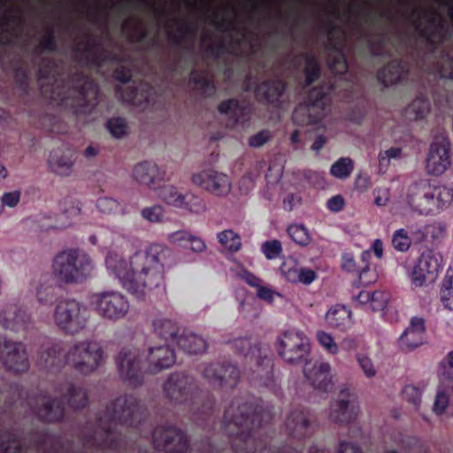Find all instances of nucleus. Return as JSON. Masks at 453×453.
<instances>
[{
  "mask_svg": "<svg viewBox=\"0 0 453 453\" xmlns=\"http://www.w3.org/2000/svg\"><path fill=\"white\" fill-rule=\"evenodd\" d=\"M403 398L418 408L421 403V391L413 385H407L403 389Z\"/></svg>",
  "mask_w": 453,
  "mask_h": 453,
  "instance_id": "62",
  "label": "nucleus"
},
{
  "mask_svg": "<svg viewBox=\"0 0 453 453\" xmlns=\"http://www.w3.org/2000/svg\"><path fill=\"white\" fill-rule=\"evenodd\" d=\"M104 357V352L100 343L88 340L76 342L66 352L63 342H49L47 346H42L40 353V362L45 368H60L68 365L83 375L97 370Z\"/></svg>",
  "mask_w": 453,
  "mask_h": 453,
  "instance_id": "4",
  "label": "nucleus"
},
{
  "mask_svg": "<svg viewBox=\"0 0 453 453\" xmlns=\"http://www.w3.org/2000/svg\"><path fill=\"white\" fill-rule=\"evenodd\" d=\"M285 430L290 440L301 441L311 434L310 412L303 407L293 409L285 421Z\"/></svg>",
  "mask_w": 453,
  "mask_h": 453,
  "instance_id": "24",
  "label": "nucleus"
},
{
  "mask_svg": "<svg viewBox=\"0 0 453 453\" xmlns=\"http://www.w3.org/2000/svg\"><path fill=\"white\" fill-rule=\"evenodd\" d=\"M141 216L150 223H160L165 216V209L159 204L148 206L141 211Z\"/></svg>",
  "mask_w": 453,
  "mask_h": 453,
  "instance_id": "54",
  "label": "nucleus"
},
{
  "mask_svg": "<svg viewBox=\"0 0 453 453\" xmlns=\"http://www.w3.org/2000/svg\"><path fill=\"white\" fill-rule=\"evenodd\" d=\"M392 245L397 251L406 252L411 245L408 232L403 228L396 230L392 236Z\"/></svg>",
  "mask_w": 453,
  "mask_h": 453,
  "instance_id": "51",
  "label": "nucleus"
},
{
  "mask_svg": "<svg viewBox=\"0 0 453 453\" xmlns=\"http://www.w3.org/2000/svg\"><path fill=\"white\" fill-rule=\"evenodd\" d=\"M145 417L146 410L135 395H127L114 399L97 420V427L106 436L102 446L116 449L118 441L112 437L116 425L137 427Z\"/></svg>",
  "mask_w": 453,
  "mask_h": 453,
  "instance_id": "5",
  "label": "nucleus"
},
{
  "mask_svg": "<svg viewBox=\"0 0 453 453\" xmlns=\"http://www.w3.org/2000/svg\"><path fill=\"white\" fill-rule=\"evenodd\" d=\"M58 43L54 31L50 28L40 41L39 44L34 49L35 55H42L43 53H54L57 51Z\"/></svg>",
  "mask_w": 453,
  "mask_h": 453,
  "instance_id": "49",
  "label": "nucleus"
},
{
  "mask_svg": "<svg viewBox=\"0 0 453 453\" xmlns=\"http://www.w3.org/2000/svg\"><path fill=\"white\" fill-rule=\"evenodd\" d=\"M192 181L216 196L227 195L231 190L229 177L222 173L208 169L193 174Z\"/></svg>",
  "mask_w": 453,
  "mask_h": 453,
  "instance_id": "23",
  "label": "nucleus"
},
{
  "mask_svg": "<svg viewBox=\"0 0 453 453\" xmlns=\"http://www.w3.org/2000/svg\"><path fill=\"white\" fill-rule=\"evenodd\" d=\"M74 151L70 147L58 148L50 151L48 164L51 172L68 175L74 163Z\"/></svg>",
  "mask_w": 453,
  "mask_h": 453,
  "instance_id": "32",
  "label": "nucleus"
},
{
  "mask_svg": "<svg viewBox=\"0 0 453 453\" xmlns=\"http://www.w3.org/2000/svg\"><path fill=\"white\" fill-rule=\"evenodd\" d=\"M57 67L56 62L50 58H42L38 66V78L46 80L50 78Z\"/></svg>",
  "mask_w": 453,
  "mask_h": 453,
  "instance_id": "59",
  "label": "nucleus"
},
{
  "mask_svg": "<svg viewBox=\"0 0 453 453\" xmlns=\"http://www.w3.org/2000/svg\"><path fill=\"white\" fill-rule=\"evenodd\" d=\"M326 320L329 326L345 332L353 324L352 312L343 304H335L326 312Z\"/></svg>",
  "mask_w": 453,
  "mask_h": 453,
  "instance_id": "37",
  "label": "nucleus"
},
{
  "mask_svg": "<svg viewBox=\"0 0 453 453\" xmlns=\"http://www.w3.org/2000/svg\"><path fill=\"white\" fill-rule=\"evenodd\" d=\"M73 59L85 66L100 68L106 62H120L116 54H111L102 49L101 43L88 34L72 49Z\"/></svg>",
  "mask_w": 453,
  "mask_h": 453,
  "instance_id": "14",
  "label": "nucleus"
},
{
  "mask_svg": "<svg viewBox=\"0 0 453 453\" xmlns=\"http://www.w3.org/2000/svg\"><path fill=\"white\" fill-rule=\"evenodd\" d=\"M366 256L365 252L362 253L361 258L364 265H362L360 271L357 273L360 284L365 286L374 282L377 279L375 272L371 270L369 265L365 263Z\"/></svg>",
  "mask_w": 453,
  "mask_h": 453,
  "instance_id": "58",
  "label": "nucleus"
},
{
  "mask_svg": "<svg viewBox=\"0 0 453 453\" xmlns=\"http://www.w3.org/2000/svg\"><path fill=\"white\" fill-rule=\"evenodd\" d=\"M317 339L319 344L323 346L327 350V352L330 354L338 353L339 347L330 334H327L324 331H319L317 333Z\"/></svg>",
  "mask_w": 453,
  "mask_h": 453,
  "instance_id": "60",
  "label": "nucleus"
},
{
  "mask_svg": "<svg viewBox=\"0 0 453 453\" xmlns=\"http://www.w3.org/2000/svg\"><path fill=\"white\" fill-rule=\"evenodd\" d=\"M202 375L208 383L221 389H232L240 380V371L228 362L207 364L202 369Z\"/></svg>",
  "mask_w": 453,
  "mask_h": 453,
  "instance_id": "18",
  "label": "nucleus"
},
{
  "mask_svg": "<svg viewBox=\"0 0 453 453\" xmlns=\"http://www.w3.org/2000/svg\"><path fill=\"white\" fill-rule=\"evenodd\" d=\"M428 26L421 27L420 24H416L415 27L418 37L421 38L429 50L434 53L449 38V31L445 27L444 19L441 17L438 23L435 19L429 18Z\"/></svg>",
  "mask_w": 453,
  "mask_h": 453,
  "instance_id": "25",
  "label": "nucleus"
},
{
  "mask_svg": "<svg viewBox=\"0 0 453 453\" xmlns=\"http://www.w3.org/2000/svg\"><path fill=\"white\" fill-rule=\"evenodd\" d=\"M354 170V162L349 157H341L330 167V173L334 177L345 180L349 178Z\"/></svg>",
  "mask_w": 453,
  "mask_h": 453,
  "instance_id": "47",
  "label": "nucleus"
},
{
  "mask_svg": "<svg viewBox=\"0 0 453 453\" xmlns=\"http://www.w3.org/2000/svg\"><path fill=\"white\" fill-rule=\"evenodd\" d=\"M357 413L358 406L349 390L342 388L340 398L331 405L330 418L335 423L349 424L356 419Z\"/></svg>",
  "mask_w": 453,
  "mask_h": 453,
  "instance_id": "26",
  "label": "nucleus"
},
{
  "mask_svg": "<svg viewBox=\"0 0 453 453\" xmlns=\"http://www.w3.org/2000/svg\"><path fill=\"white\" fill-rule=\"evenodd\" d=\"M425 320L419 317H413L410 326L399 338V344L403 349L411 350L422 345L425 340Z\"/></svg>",
  "mask_w": 453,
  "mask_h": 453,
  "instance_id": "30",
  "label": "nucleus"
},
{
  "mask_svg": "<svg viewBox=\"0 0 453 453\" xmlns=\"http://www.w3.org/2000/svg\"><path fill=\"white\" fill-rule=\"evenodd\" d=\"M165 171L161 170L156 163L147 160L136 164L132 171L133 179L150 189L159 187L160 183L165 180Z\"/></svg>",
  "mask_w": 453,
  "mask_h": 453,
  "instance_id": "28",
  "label": "nucleus"
},
{
  "mask_svg": "<svg viewBox=\"0 0 453 453\" xmlns=\"http://www.w3.org/2000/svg\"><path fill=\"white\" fill-rule=\"evenodd\" d=\"M450 142L445 137L435 138L430 145L429 153L426 159V171L429 175L440 176L449 165Z\"/></svg>",
  "mask_w": 453,
  "mask_h": 453,
  "instance_id": "21",
  "label": "nucleus"
},
{
  "mask_svg": "<svg viewBox=\"0 0 453 453\" xmlns=\"http://www.w3.org/2000/svg\"><path fill=\"white\" fill-rule=\"evenodd\" d=\"M119 202L116 199L107 196L100 197L96 202L97 209L101 212L106 214H110L116 211L119 208Z\"/></svg>",
  "mask_w": 453,
  "mask_h": 453,
  "instance_id": "64",
  "label": "nucleus"
},
{
  "mask_svg": "<svg viewBox=\"0 0 453 453\" xmlns=\"http://www.w3.org/2000/svg\"><path fill=\"white\" fill-rule=\"evenodd\" d=\"M219 243L231 252H237L242 248L241 236L232 229H226L218 234Z\"/></svg>",
  "mask_w": 453,
  "mask_h": 453,
  "instance_id": "48",
  "label": "nucleus"
},
{
  "mask_svg": "<svg viewBox=\"0 0 453 453\" xmlns=\"http://www.w3.org/2000/svg\"><path fill=\"white\" fill-rule=\"evenodd\" d=\"M237 354L244 356L250 368V380L252 383L269 388L273 384V362L266 349L258 344H252L250 338L241 337L231 342Z\"/></svg>",
  "mask_w": 453,
  "mask_h": 453,
  "instance_id": "8",
  "label": "nucleus"
},
{
  "mask_svg": "<svg viewBox=\"0 0 453 453\" xmlns=\"http://www.w3.org/2000/svg\"><path fill=\"white\" fill-rule=\"evenodd\" d=\"M261 251L267 259H276L282 253L281 242L279 240L266 241L262 244Z\"/></svg>",
  "mask_w": 453,
  "mask_h": 453,
  "instance_id": "55",
  "label": "nucleus"
},
{
  "mask_svg": "<svg viewBox=\"0 0 453 453\" xmlns=\"http://www.w3.org/2000/svg\"><path fill=\"white\" fill-rule=\"evenodd\" d=\"M177 23V32L172 31L167 33V36L171 43L180 48L184 51H191L193 49V42L196 35L197 27L195 24L186 20H175Z\"/></svg>",
  "mask_w": 453,
  "mask_h": 453,
  "instance_id": "31",
  "label": "nucleus"
},
{
  "mask_svg": "<svg viewBox=\"0 0 453 453\" xmlns=\"http://www.w3.org/2000/svg\"><path fill=\"white\" fill-rule=\"evenodd\" d=\"M301 57L305 60V65L303 68L304 74V87H310L321 76V65L318 58L312 53H302Z\"/></svg>",
  "mask_w": 453,
  "mask_h": 453,
  "instance_id": "42",
  "label": "nucleus"
},
{
  "mask_svg": "<svg viewBox=\"0 0 453 453\" xmlns=\"http://www.w3.org/2000/svg\"><path fill=\"white\" fill-rule=\"evenodd\" d=\"M205 50L208 56L214 59H219L221 56L232 53L230 50V44L224 42H219L215 45H208Z\"/></svg>",
  "mask_w": 453,
  "mask_h": 453,
  "instance_id": "63",
  "label": "nucleus"
},
{
  "mask_svg": "<svg viewBox=\"0 0 453 453\" xmlns=\"http://www.w3.org/2000/svg\"><path fill=\"white\" fill-rule=\"evenodd\" d=\"M165 396L176 404L198 403V387L193 376L185 372H173L169 375L163 386Z\"/></svg>",
  "mask_w": 453,
  "mask_h": 453,
  "instance_id": "13",
  "label": "nucleus"
},
{
  "mask_svg": "<svg viewBox=\"0 0 453 453\" xmlns=\"http://www.w3.org/2000/svg\"><path fill=\"white\" fill-rule=\"evenodd\" d=\"M389 300V294L385 291L376 290L372 292V298H371V302L369 304V308L372 311H383Z\"/></svg>",
  "mask_w": 453,
  "mask_h": 453,
  "instance_id": "57",
  "label": "nucleus"
},
{
  "mask_svg": "<svg viewBox=\"0 0 453 453\" xmlns=\"http://www.w3.org/2000/svg\"><path fill=\"white\" fill-rule=\"evenodd\" d=\"M431 104L429 98L420 94L407 107V113L414 119H423L430 112Z\"/></svg>",
  "mask_w": 453,
  "mask_h": 453,
  "instance_id": "43",
  "label": "nucleus"
},
{
  "mask_svg": "<svg viewBox=\"0 0 453 453\" xmlns=\"http://www.w3.org/2000/svg\"><path fill=\"white\" fill-rule=\"evenodd\" d=\"M0 450L2 453H21L22 446L15 434H9L7 441H0Z\"/></svg>",
  "mask_w": 453,
  "mask_h": 453,
  "instance_id": "61",
  "label": "nucleus"
},
{
  "mask_svg": "<svg viewBox=\"0 0 453 453\" xmlns=\"http://www.w3.org/2000/svg\"><path fill=\"white\" fill-rule=\"evenodd\" d=\"M153 327L156 334L165 340L166 342L171 341L176 342L179 338L180 328L178 324L169 319H157L153 321Z\"/></svg>",
  "mask_w": 453,
  "mask_h": 453,
  "instance_id": "41",
  "label": "nucleus"
},
{
  "mask_svg": "<svg viewBox=\"0 0 453 453\" xmlns=\"http://www.w3.org/2000/svg\"><path fill=\"white\" fill-rule=\"evenodd\" d=\"M30 315L18 304H9L0 312V325L5 329L19 332L27 328Z\"/></svg>",
  "mask_w": 453,
  "mask_h": 453,
  "instance_id": "29",
  "label": "nucleus"
},
{
  "mask_svg": "<svg viewBox=\"0 0 453 453\" xmlns=\"http://www.w3.org/2000/svg\"><path fill=\"white\" fill-rule=\"evenodd\" d=\"M172 255L168 247L153 243L134 252L128 261L121 254L109 251L105 265L109 273L119 279L123 288L137 298H142L146 290H152L162 284L165 265Z\"/></svg>",
  "mask_w": 453,
  "mask_h": 453,
  "instance_id": "2",
  "label": "nucleus"
},
{
  "mask_svg": "<svg viewBox=\"0 0 453 453\" xmlns=\"http://www.w3.org/2000/svg\"><path fill=\"white\" fill-rule=\"evenodd\" d=\"M157 195L166 204L176 208L183 206L185 202V195L180 193L177 188L172 185L163 186Z\"/></svg>",
  "mask_w": 453,
  "mask_h": 453,
  "instance_id": "44",
  "label": "nucleus"
},
{
  "mask_svg": "<svg viewBox=\"0 0 453 453\" xmlns=\"http://www.w3.org/2000/svg\"><path fill=\"white\" fill-rule=\"evenodd\" d=\"M404 202L412 212L435 216L452 203L453 188L446 184L433 185L427 179H419L406 188Z\"/></svg>",
  "mask_w": 453,
  "mask_h": 453,
  "instance_id": "6",
  "label": "nucleus"
},
{
  "mask_svg": "<svg viewBox=\"0 0 453 453\" xmlns=\"http://www.w3.org/2000/svg\"><path fill=\"white\" fill-rule=\"evenodd\" d=\"M436 71L440 77L437 87H444L453 81V49L441 53V59L436 63Z\"/></svg>",
  "mask_w": 453,
  "mask_h": 453,
  "instance_id": "40",
  "label": "nucleus"
},
{
  "mask_svg": "<svg viewBox=\"0 0 453 453\" xmlns=\"http://www.w3.org/2000/svg\"><path fill=\"white\" fill-rule=\"evenodd\" d=\"M56 277L65 283L81 282L91 269V260L76 250H64L58 253L52 263Z\"/></svg>",
  "mask_w": 453,
  "mask_h": 453,
  "instance_id": "9",
  "label": "nucleus"
},
{
  "mask_svg": "<svg viewBox=\"0 0 453 453\" xmlns=\"http://www.w3.org/2000/svg\"><path fill=\"white\" fill-rule=\"evenodd\" d=\"M0 363L6 371L16 374L27 372L30 364L25 344L0 335Z\"/></svg>",
  "mask_w": 453,
  "mask_h": 453,
  "instance_id": "16",
  "label": "nucleus"
},
{
  "mask_svg": "<svg viewBox=\"0 0 453 453\" xmlns=\"http://www.w3.org/2000/svg\"><path fill=\"white\" fill-rule=\"evenodd\" d=\"M441 257L431 250H424L411 273V281L415 287H421L437 277L441 267Z\"/></svg>",
  "mask_w": 453,
  "mask_h": 453,
  "instance_id": "20",
  "label": "nucleus"
},
{
  "mask_svg": "<svg viewBox=\"0 0 453 453\" xmlns=\"http://www.w3.org/2000/svg\"><path fill=\"white\" fill-rule=\"evenodd\" d=\"M273 418L261 399L245 395L226 408L221 428L234 453H303V448L285 445L274 449L267 445Z\"/></svg>",
  "mask_w": 453,
  "mask_h": 453,
  "instance_id": "1",
  "label": "nucleus"
},
{
  "mask_svg": "<svg viewBox=\"0 0 453 453\" xmlns=\"http://www.w3.org/2000/svg\"><path fill=\"white\" fill-rule=\"evenodd\" d=\"M12 9H8L7 13L2 18V23L5 26V28L0 27V44L8 46L12 42V37L16 36V27L20 26L23 23V19L19 15H12Z\"/></svg>",
  "mask_w": 453,
  "mask_h": 453,
  "instance_id": "39",
  "label": "nucleus"
},
{
  "mask_svg": "<svg viewBox=\"0 0 453 453\" xmlns=\"http://www.w3.org/2000/svg\"><path fill=\"white\" fill-rule=\"evenodd\" d=\"M91 303L100 318L111 322L124 319L130 310L128 298L123 293L116 290L93 294Z\"/></svg>",
  "mask_w": 453,
  "mask_h": 453,
  "instance_id": "11",
  "label": "nucleus"
},
{
  "mask_svg": "<svg viewBox=\"0 0 453 453\" xmlns=\"http://www.w3.org/2000/svg\"><path fill=\"white\" fill-rule=\"evenodd\" d=\"M287 232L293 242L298 245L305 246L310 242L308 231L302 225H290Z\"/></svg>",
  "mask_w": 453,
  "mask_h": 453,
  "instance_id": "53",
  "label": "nucleus"
},
{
  "mask_svg": "<svg viewBox=\"0 0 453 453\" xmlns=\"http://www.w3.org/2000/svg\"><path fill=\"white\" fill-rule=\"evenodd\" d=\"M105 127L112 137L122 139L129 134V127L125 118L111 117L105 124Z\"/></svg>",
  "mask_w": 453,
  "mask_h": 453,
  "instance_id": "46",
  "label": "nucleus"
},
{
  "mask_svg": "<svg viewBox=\"0 0 453 453\" xmlns=\"http://www.w3.org/2000/svg\"><path fill=\"white\" fill-rule=\"evenodd\" d=\"M181 209H185L189 211L190 212L200 214L205 211L206 205L204 201L191 193L185 194V202L183 206L180 207Z\"/></svg>",
  "mask_w": 453,
  "mask_h": 453,
  "instance_id": "52",
  "label": "nucleus"
},
{
  "mask_svg": "<svg viewBox=\"0 0 453 453\" xmlns=\"http://www.w3.org/2000/svg\"><path fill=\"white\" fill-rule=\"evenodd\" d=\"M154 447L166 453H187L189 440L187 434L174 426H158L152 433Z\"/></svg>",
  "mask_w": 453,
  "mask_h": 453,
  "instance_id": "17",
  "label": "nucleus"
},
{
  "mask_svg": "<svg viewBox=\"0 0 453 453\" xmlns=\"http://www.w3.org/2000/svg\"><path fill=\"white\" fill-rule=\"evenodd\" d=\"M410 65L403 58H394L377 72V80L388 88L403 82L409 75Z\"/></svg>",
  "mask_w": 453,
  "mask_h": 453,
  "instance_id": "27",
  "label": "nucleus"
},
{
  "mask_svg": "<svg viewBox=\"0 0 453 453\" xmlns=\"http://www.w3.org/2000/svg\"><path fill=\"white\" fill-rule=\"evenodd\" d=\"M327 35H328V49L332 50V52L327 56V63L331 72L337 74H343L348 71V63L343 52L338 49L331 41L334 32L340 29L339 27L335 26L333 22L328 21L326 23Z\"/></svg>",
  "mask_w": 453,
  "mask_h": 453,
  "instance_id": "34",
  "label": "nucleus"
},
{
  "mask_svg": "<svg viewBox=\"0 0 453 453\" xmlns=\"http://www.w3.org/2000/svg\"><path fill=\"white\" fill-rule=\"evenodd\" d=\"M441 300L445 307L453 311V262L449 265L442 282Z\"/></svg>",
  "mask_w": 453,
  "mask_h": 453,
  "instance_id": "45",
  "label": "nucleus"
},
{
  "mask_svg": "<svg viewBox=\"0 0 453 453\" xmlns=\"http://www.w3.org/2000/svg\"><path fill=\"white\" fill-rule=\"evenodd\" d=\"M330 370L328 363L315 364L311 370H304V376L314 388L327 392L333 387Z\"/></svg>",
  "mask_w": 453,
  "mask_h": 453,
  "instance_id": "36",
  "label": "nucleus"
},
{
  "mask_svg": "<svg viewBox=\"0 0 453 453\" xmlns=\"http://www.w3.org/2000/svg\"><path fill=\"white\" fill-rule=\"evenodd\" d=\"M189 84L193 90L196 91L203 97L212 96L217 90L216 84L210 71L207 68H193L189 73Z\"/></svg>",
  "mask_w": 453,
  "mask_h": 453,
  "instance_id": "33",
  "label": "nucleus"
},
{
  "mask_svg": "<svg viewBox=\"0 0 453 453\" xmlns=\"http://www.w3.org/2000/svg\"><path fill=\"white\" fill-rule=\"evenodd\" d=\"M364 37L372 57L380 58L384 56V47L386 44L385 34H380L377 38L370 37L368 35H365Z\"/></svg>",
  "mask_w": 453,
  "mask_h": 453,
  "instance_id": "50",
  "label": "nucleus"
},
{
  "mask_svg": "<svg viewBox=\"0 0 453 453\" xmlns=\"http://www.w3.org/2000/svg\"><path fill=\"white\" fill-rule=\"evenodd\" d=\"M176 343L184 352L194 355L201 354L208 348L207 342L202 336L189 330H183Z\"/></svg>",
  "mask_w": 453,
  "mask_h": 453,
  "instance_id": "38",
  "label": "nucleus"
},
{
  "mask_svg": "<svg viewBox=\"0 0 453 453\" xmlns=\"http://www.w3.org/2000/svg\"><path fill=\"white\" fill-rule=\"evenodd\" d=\"M53 319L59 329L65 334H75L87 325V310L75 299H64L57 303Z\"/></svg>",
  "mask_w": 453,
  "mask_h": 453,
  "instance_id": "12",
  "label": "nucleus"
},
{
  "mask_svg": "<svg viewBox=\"0 0 453 453\" xmlns=\"http://www.w3.org/2000/svg\"><path fill=\"white\" fill-rule=\"evenodd\" d=\"M69 80L81 100V109L79 111L82 113L90 112L98 104V86L88 74L81 70L72 73Z\"/></svg>",
  "mask_w": 453,
  "mask_h": 453,
  "instance_id": "19",
  "label": "nucleus"
},
{
  "mask_svg": "<svg viewBox=\"0 0 453 453\" xmlns=\"http://www.w3.org/2000/svg\"><path fill=\"white\" fill-rule=\"evenodd\" d=\"M218 111L221 114L229 115L235 124L249 120L251 113L250 105L236 98L223 100L219 104Z\"/></svg>",
  "mask_w": 453,
  "mask_h": 453,
  "instance_id": "35",
  "label": "nucleus"
},
{
  "mask_svg": "<svg viewBox=\"0 0 453 453\" xmlns=\"http://www.w3.org/2000/svg\"><path fill=\"white\" fill-rule=\"evenodd\" d=\"M88 401V394L82 387L69 383L65 393L59 398H50L45 394H39L37 403L32 408L40 421L58 423L65 418V404L73 410H81L87 406Z\"/></svg>",
  "mask_w": 453,
  "mask_h": 453,
  "instance_id": "7",
  "label": "nucleus"
},
{
  "mask_svg": "<svg viewBox=\"0 0 453 453\" xmlns=\"http://www.w3.org/2000/svg\"><path fill=\"white\" fill-rule=\"evenodd\" d=\"M175 361V351L167 344L150 347L145 358L139 349L126 346L116 357L120 378L134 388L143 383L144 373L157 374L172 367Z\"/></svg>",
  "mask_w": 453,
  "mask_h": 453,
  "instance_id": "3",
  "label": "nucleus"
},
{
  "mask_svg": "<svg viewBox=\"0 0 453 453\" xmlns=\"http://www.w3.org/2000/svg\"><path fill=\"white\" fill-rule=\"evenodd\" d=\"M328 92L322 86L312 88L303 102L299 103L292 113V120L298 126L318 124L325 115Z\"/></svg>",
  "mask_w": 453,
  "mask_h": 453,
  "instance_id": "10",
  "label": "nucleus"
},
{
  "mask_svg": "<svg viewBox=\"0 0 453 453\" xmlns=\"http://www.w3.org/2000/svg\"><path fill=\"white\" fill-rule=\"evenodd\" d=\"M36 296L42 304L52 303L56 298L55 288L51 284L43 282L38 287Z\"/></svg>",
  "mask_w": 453,
  "mask_h": 453,
  "instance_id": "56",
  "label": "nucleus"
},
{
  "mask_svg": "<svg viewBox=\"0 0 453 453\" xmlns=\"http://www.w3.org/2000/svg\"><path fill=\"white\" fill-rule=\"evenodd\" d=\"M287 82L279 78L266 79L255 88V96L260 104L280 108L281 97L287 90Z\"/></svg>",
  "mask_w": 453,
  "mask_h": 453,
  "instance_id": "22",
  "label": "nucleus"
},
{
  "mask_svg": "<svg viewBox=\"0 0 453 453\" xmlns=\"http://www.w3.org/2000/svg\"><path fill=\"white\" fill-rule=\"evenodd\" d=\"M277 350L286 362L301 364L310 352L309 339L301 331L288 330L279 337Z\"/></svg>",
  "mask_w": 453,
  "mask_h": 453,
  "instance_id": "15",
  "label": "nucleus"
}]
</instances>
